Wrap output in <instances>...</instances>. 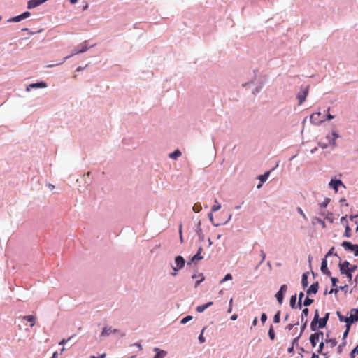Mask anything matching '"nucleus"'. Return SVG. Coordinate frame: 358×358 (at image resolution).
Here are the masks:
<instances>
[{"instance_id": "nucleus-1", "label": "nucleus", "mask_w": 358, "mask_h": 358, "mask_svg": "<svg viewBox=\"0 0 358 358\" xmlns=\"http://www.w3.org/2000/svg\"><path fill=\"white\" fill-rule=\"evenodd\" d=\"M340 138V135L338 134L336 131L333 130L330 134L327 135L326 139L327 142H319V146L322 149L327 148L329 145H331L335 147L336 145V141L337 138Z\"/></svg>"}, {"instance_id": "nucleus-2", "label": "nucleus", "mask_w": 358, "mask_h": 358, "mask_svg": "<svg viewBox=\"0 0 358 358\" xmlns=\"http://www.w3.org/2000/svg\"><path fill=\"white\" fill-rule=\"evenodd\" d=\"M110 334H118L121 337L125 336V333L120 331L118 329H113L112 327L105 325L99 335L100 339L108 336Z\"/></svg>"}, {"instance_id": "nucleus-3", "label": "nucleus", "mask_w": 358, "mask_h": 358, "mask_svg": "<svg viewBox=\"0 0 358 358\" xmlns=\"http://www.w3.org/2000/svg\"><path fill=\"white\" fill-rule=\"evenodd\" d=\"M287 289V285L286 284H283L280 287L279 290L276 292L275 295V297L280 305H282L283 303Z\"/></svg>"}, {"instance_id": "nucleus-4", "label": "nucleus", "mask_w": 358, "mask_h": 358, "mask_svg": "<svg viewBox=\"0 0 358 358\" xmlns=\"http://www.w3.org/2000/svg\"><path fill=\"white\" fill-rule=\"evenodd\" d=\"M309 86H302L300 91L297 93L296 97L299 101V104L301 105L306 99L308 94Z\"/></svg>"}, {"instance_id": "nucleus-5", "label": "nucleus", "mask_w": 358, "mask_h": 358, "mask_svg": "<svg viewBox=\"0 0 358 358\" xmlns=\"http://www.w3.org/2000/svg\"><path fill=\"white\" fill-rule=\"evenodd\" d=\"M30 16H31V13L29 11H24L18 15H16V16L9 18L7 20V22H20L22 20H24L29 17Z\"/></svg>"}, {"instance_id": "nucleus-6", "label": "nucleus", "mask_w": 358, "mask_h": 358, "mask_svg": "<svg viewBox=\"0 0 358 358\" xmlns=\"http://www.w3.org/2000/svg\"><path fill=\"white\" fill-rule=\"evenodd\" d=\"M341 186L345 187L342 180L336 178H332L329 182V188L334 190L335 192L338 191V188Z\"/></svg>"}, {"instance_id": "nucleus-7", "label": "nucleus", "mask_w": 358, "mask_h": 358, "mask_svg": "<svg viewBox=\"0 0 358 358\" xmlns=\"http://www.w3.org/2000/svg\"><path fill=\"white\" fill-rule=\"evenodd\" d=\"M48 87L47 83L43 80H38L36 83H32L28 85L26 87L27 92H30L34 89L45 88Z\"/></svg>"}, {"instance_id": "nucleus-8", "label": "nucleus", "mask_w": 358, "mask_h": 358, "mask_svg": "<svg viewBox=\"0 0 358 358\" xmlns=\"http://www.w3.org/2000/svg\"><path fill=\"white\" fill-rule=\"evenodd\" d=\"M203 252V248L199 246L196 254L194 255L190 261L187 262V265H190L191 264H196L197 262L203 259V256H202L201 253Z\"/></svg>"}, {"instance_id": "nucleus-9", "label": "nucleus", "mask_w": 358, "mask_h": 358, "mask_svg": "<svg viewBox=\"0 0 358 358\" xmlns=\"http://www.w3.org/2000/svg\"><path fill=\"white\" fill-rule=\"evenodd\" d=\"M310 122L314 125H320L324 122V120L321 119V113H313L310 117Z\"/></svg>"}, {"instance_id": "nucleus-10", "label": "nucleus", "mask_w": 358, "mask_h": 358, "mask_svg": "<svg viewBox=\"0 0 358 358\" xmlns=\"http://www.w3.org/2000/svg\"><path fill=\"white\" fill-rule=\"evenodd\" d=\"M326 326L322 324V319L320 318L319 320H313L310 324V329L312 331H316L319 329L325 328Z\"/></svg>"}, {"instance_id": "nucleus-11", "label": "nucleus", "mask_w": 358, "mask_h": 358, "mask_svg": "<svg viewBox=\"0 0 358 358\" xmlns=\"http://www.w3.org/2000/svg\"><path fill=\"white\" fill-rule=\"evenodd\" d=\"M94 45H89V41L86 40L76 46L77 52L84 53L87 51L90 48H92Z\"/></svg>"}, {"instance_id": "nucleus-12", "label": "nucleus", "mask_w": 358, "mask_h": 358, "mask_svg": "<svg viewBox=\"0 0 358 358\" xmlns=\"http://www.w3.org/2000/svg\"><path fill=\"white\" fill-rule=\"evenodd\" d=\"M320 271L325 275L331 276V271L328 268V262H327V259H326V258L322 259Z\"/></svg>"}, {"instance_id": "nucleus-13", "label": "nucleus", "mask_w": 358, "mask_h": 358, "mask_svg": "<svg viewBox=\"0 0 358 358\" xmlns=\"http://www.w3.org/2000/svg\"><path fill=\"white\" fill-rule=\"evenodd\" d=\"M186 261L185 258L181 255H176L174 258V264L175 266L178 267V268H183L185 265Z\"/></svg>"}, {"instance_id": "nucleus-14", "label": "nucleus", "mask_w": 358, "mask_h": 358, "mask_svg": "<svg viewBox=\"0 0 358 358\" xmlns=\"http://www.w3.org/2000/svg\"><path fill=\"white\" fill-rule=\"evenodd\" d=\"M319 289V282L317 281L312 283L310 286L306 290V294L308 296L315 295L317 294Z\"/></svg>"}, {"instance_id": "nucleus-15", "label": "nucleus", "mask_w": 358, "mask_h": 358, "mask_svg": "<svg viewBox=\"0 0 358 358\" xmlns=\"http://www.w3.org/2000/svg\"><path fill=\"white\" fill-rule=\"evenodd\" d=\"M278 164H279V162H277V164H276V165H275V166L274 168H273V169H270V170H268V171H265V172H264V173H263V174L259 175V176H257V179H258L259 181H261L262 182H264H264L268 180V177L270 176L271 173V172H272V171H273L276 167H278Z\"/></svg>"}, {"instance_id": "nucleus-16", "label": "nucleus", "mask_w": 358, "mask_h": 358, "mask_svg": "<svg viewBox=\"0 0 358 358\" xmlns=\"http://www.w3.org/2000/svg\"><path fill=\"white\" fill-rule=\"evenodd\" d=\"M349 317L351 320V323H355L358 322V308H352L349 312Z\"/></svg>"}, {"instance_id": "nucleus-17", "label": "nucleus", "mask_w": 358, "mask_h": 358, "mask_svg": "<svg viewBox=\"0 0 358 358\" xmlns=\"http://www.w3.org/2000/svg\"><path fill=\"white\" fill-rule=\"evenodd\" d=\"M232 215H229V218L227 221H225L223 223H215L214 222V218H213V212H210L208 214V217L209 219V220L210 221V222L212 223V224L215 227H219L220 225H224V224H226L231 218Z\"/></svg>"}, {"instance_id": "nucleus-18", "label": "nucleus", "mask_w": 358, "mask_h": 358, "mask_svg": "<svg viewBox=\"0 0 358 358\" xmlns=\"http://www.w3.org/2000/svg\"><path fill=\"white\" fill-rule=\"evenodd\" d=\"M213 304V301H209V302H207L204 304H202V305H199L196 307V312L201 313H203L204 312L207 308H208L209 307H210Z\"/></svg>"}, {"instance_id": "nucleus-19", "label": "nucleus", "mask_w": 358, "mask_h": 358, "mask_svg": "<svg viewBox=\"0 0 358 358\" xmlns=\"http://www.w3.org/2000/svg\"><path fill=\"white\" fill-rule=\"evenodd\" d=\"M308 276H309V273L308 272H305V273H303L302 274V276H301V286H302L303 289L307 288L308 286Z\"/></svg>"}, {"instance_id": "nucleus-20", "label": "nucleus", "mask_w": 358, "mask_h": 358, "mask_svg": "<svg viewBox=\"0 0 358 358\" xmlns=\"http://www.w3.org/2000/svg\"><path fill=\"white\" fill-rule=\"evenodd\" d=\"M348 285H345L343 286H337L336 285V287H334L330 289L329 293L330 294L334 293V294H336L338 293V290H341L343 292H346L348 290Z\"/></svg>"}, {"instance_id": "nucleus-21", "label": "nucleus", "mask_w": 358, "mask_h": 358, "mask_svg": "<svg viewBox=\"0 0 358 358\" xmlns=\"http://www.w3.org/2000/svg\"><path fill=\"white\" fill-rule=\"evenodd\" d=\"M341 245L344 248L345 250L350 252L352 250V248L355 246V244H353L352 242L348 241H343Z\"/></svg>"}, {"instance_id": "nucleus-22", "label": "nucleus", "mask_w": 358, "mask_h": 358, "mask_svg": "<svg viewBox=\"0 0 358 358\" xmlns=\"http://www.w3.org/2000/svg\"><path fill=\"white\" fill-rule=\"evenodd\" d=\"M153 350L155 352L153 358H164L166 355V352L159 348H155Z\"/></svg>"}, {"instance_id": "nucleus-23", "label": "nucleus", "mask_w": 358, "mask_h": 358, "mask_svg": "<svg viewBox=\"0 0 358 358\" xmlns=\"http://www.w3.org/2000/svg\"><path fill=\"white\" fill-rule=\"evenodd\" d=\"M350 263L347 260L340 262V263L338 264L340 272L341 273V269L343 270V271L347 272V271L350 268Z\"/></svg>"}, {"instance_id": "nucleus-24", "label": "nucleus", "mask_w": 358, "mask_h": 358, "mask_svg": "<svg viewBox=\"0 0 358 358\" xmlns=\"http://www.w3.org/2000/svg\"><path fill=\"white\" fill-rule=\"evenodd\" d=\"M201 221H199L196 227H195V232L196 233L199 238L200 240H203L204 238V234L203 233L202 229L201 227Z\"/></svg>"}, {"instance_id": "nucleus-25", "label": "nucleus", "mask_w": 358, "mask_h": 358, "mask_svg": "<svg viewBox=\"0 0 358 358\" xmlns=\"http://www.w3.org/2000/svg\"><path fill=\"white\" fill-rule=\"evenodd\" d=\"M309 341H310L312 348H315L317 343L320 341V338L317 337V335H315L313 333L310 335Z\"/></svg>"}, {"instance_id": "nucleus-26", "label": "nucleus", "mask_w": 358, "mask_h": 358, "mask_svg": "<svg viewBox=\"0 0 358 358\" xmlns=\"http://www.w3.org/2000/svg\"><path fill=\"white\" fill-rule=\"evenodd\" d=\"M325 343L330 344L331 348H334L337 345L336 338H331L329 337V334H326V338L324 341Z\"/></svg>"}, {"instance_id": "nucleus-27", "label": "nucleus", "mask_w": 358, "mask_h": 358, "mask_svg": "<svg viewBox=\"0 0 358 358\" xmlns=\"http://www.w3.org/2000/svg\"><path fill=\"white\" fill-rule=\"evenodd\" d=\"M24 320L30 323V327H33L35 324L36 317L34 315H29L24 317Z\"/></svg>"}, {"instance_id": "nucleus-28", "label": "nucleus", "mask_w": 358, "mask_h": 358, "mask_svg": "<svg viewBox=\"0 0 358 358\" xmlns=\"http://www.w3.org/2000/svg\"><path fill=\"white\" fill-rule=\"evenodd\" d=\"M296 300H297V296H296V294L291 296L290 299H289V305L292 309H294L296 308Z\"/></svg>"}, {"instance_id": "nucleus-29", "label": "nucleus", "mask_w": 358, "mask_h": 358, "mask_svg": "<svg viewBox=\"0 0 358 358\" xmlns=\"http://www.w3.org/2000/svg\"><path fill=\"white\" fill-rule=\"evenodd\" d=\"M181 152L180 150L176 149L173 152H171L169 156L172 159H177L178 157L181 155Z\"/></svg>"}, {"instance_id": "nucleus-30", "label": "nucleus", "mask_w": 358, "mask_h": 358, "mask_svg": "<svg viewBox=\"0 0 358 358\" xmlns=\"http://www.w3.org/2000/svg\"><path fill=\"white\" fill-rule=\"evenodd\" d=\"M268 336L271 341H274L275 338V333L274 331V327L272 324H271L269 327V329L268 331Z\"/></svg>"}, {"instance_id": "nucleus-31", "label": "nucleus", "mask_w": 358, "mask_h": 358, "mask_svg": "<svg viewBox=\"0 0 358 358\" xmlns=\"http://www.w3.org/2000/svg\"><path fill=\"white\" fill-rule=\"evenodd\" d=\"M351 231H352V229L350 227L349 224H345L343 236L345 238H350L352 236Z\"/></svg>"}, {"instance_id": "nucleus-32", "label": "nucleus", "mask_w": 358, "mask_h": 358, "mask_svg": "<svg viewBox=\"0 0 358 358\" xmlns=\"http://www.w3.org/2000/svg\"><path fill=\"white\" fill-rule=\"evenodd\" d=\"M313 302L314 299L309 298V296L307 295V296L305 298L303 302V304L306 308H307L310 306Z\"/></svg>"}, {"instance_id": "nucleus-33", "label": "nucleus", "mask_w": 358, "mask_h": 358, "mask_svg": "<svg viewBox=\"0 0 358 358\" xmlns=\"http://www.w3.org/2000/svg\"><path fill=\"white\" fill-rule=\"evenodd\" d=\"M280 315H281V311L280 310H278L274 316H273V321L275 324H278L280 323Z\"/></svg>"}, {"instance_id": "nucleus-34", "label": "nucleus", "mask_w": 358, "mask_h": 358, "mask_svg": "<svg viewBox=\"0 0 358 358\" xmlns=\"http://www.w3.org/2000/svg\"><path fill=\"white\" fill-rule=\"evenodd\" d=\"M214 201H215V204L213 205V206L211 208L212 212H216L221 208V204L217 201V199H215Z\"/></svg>"}, {"instance_id": "nucleus-35", "label": "nucleus", "mask_w": 358, "mask_h": 358, "mask_svg": "<svg viewBox=\"0 0 358 358\" xmlns=\"http://www.w3.org/2000/svg\"><path fill=\"white\" fill-rule=\"evenodd\" d=\"M334 247H331L329 251L327 252V254L325 255V257L324 258H326V259H327V257H330V256H336V257H338V255H337V252H334Z\"/></svg>"}, {"instance_id": "nucleus-36", "label": "nucleus", "mask_w": 358, "mask_h": 358, "mask_svg": "<svg viewBox=\"0 0 358 358\" xmlns=\"http://www.w3.org/2000/svg\"><path fill=\"white\" fill-rule=\"evenodd\" d=\"M336 315L339 319L341 322H344L348 321V317L343 315L339 310L336 311Z\"/></svg>"}, {"instance_id": "nucleus-37", "label": "nucleus", "mask_w": 358, "mask_h": 358, "mask_svg": "<svg viewBox=\"0 0 358 358\" xmlns=\"http://www.w3.org/2000/svg\"><path fill=\"white\" fill-rule=\"evenodd\" d=\"M309 314V309L308 308H305L302 310L301 315V322H304V317H308Z\"/></svg>"}, {"instance_id": "nucleus-38", "label": "nucleus", "mask_w": 358, "mask_h": 358, "mask_svg": "<svg viewBox=\"0 0 358 358\" xmlns=\"http://www.w3.org/2000/svg\"><path fill=\"white\" fill-rule=\"evenodd\" d=\"M205 329H206V327H203L198 337L199 342L201 344L206 342V338L203 336Z\"/></svg>"}, {"instance_id": "nucleus-39", "label": "nucleus", "mask_w": 358, "mask_h": 358, "mask_svg": "<svg viewBox=\"0 0 358 358\" xmlns=\"http://www.w3.org/2000/svg\"><path fill=\"white\" fill-rule=\"evenodd\" d=\"M331 199L329 198H325L324 201L320 203V207L321 209H324L327 207Z\"/></svg>"}, {"instance_id": "nucleus-40", "label": "nucleus", "mask_w": 358, "mask_h": 358, "mask_svg": "<svg viewBox=\"0 0 358 358\" xmlns=\"http://www.w3.org/2000/svg\"><path fill=\"white\" fill-rule=\"evenodd\" d=\"M192 209H193L194 212H195V213L200 212L202 209L201 203L197 202V203H194L192 207Z\"/></svg>"}, {"instance_id": "nucleus-41", "label": "nucleus", "mask_w": 358, "mask_h": 358, "mask_svg": "<svg viewBox=\"0 0 358 358\" xmlns=\"http://www.w3.org/2000/svg\"><path fill=\"white\" fill-rule=\"evenodd\" d=\"M193 317L192 315H186L184 317H182L180 320V324H185L190 320H192Z\"/></svg>"}, {"instance_id": "nucleus-42", "label": "nucleus", "mask_w": 358, "mask_h": 358, "mask_svg": "<svg viewBox=\"0 0 358 358\" xmlns=\"http://www.w3.org/2000/svg\"><path fill=\"white\" fill-rule=\"evenodd\" d=\"M77 54H80V52H77V48H76L71 53L70 55L69 56H66L65 57L63 60L59 63V64H62L64 63L65 61H66L68 59H69L70 57H71L72 56L75 55H77Z\"/></svg>"}, {"instance_id": "nucleus-43", "label": "nucleus", "mask_w": 358, "mask_h": 358, "mask_svg": "<svg viewBox=\"0 0 358 358\" xmlns=\"http://www.w3.org/2000/svg\"><path fill=\"white\" fill-rule=\"evenodd\" d=\"M329 315H330L329 313H326L324 314V315L322 317H321L322 322V324L325 325L326 327H327L328 320L329 319Z\"/></svg>"}, {"instance_id": "nucleus-44", "label": "nucleus", "mask_w": 358, "mask_h": 358, "mask_svg": "<svg viewBox=\"0 0 358 358\" xmlns=\"http://www.w3.org/2000/svg\"><path fill=\"white\" fill-rule=\"evenodd\" d=\"M199 275L200 276V279L195 282V285H194L195 287H197L199 285H200V284L202 282H203L205 280V277L203 273H199Z\"/></svg>"}, {"instance_id": "nucleus-45", "label": "nucleus", "mask_w": 358, "mask_h": 358, "mask_svg": "<svg viewBox=\"0 0 358 358\" xmlns=\"http://www.w3.org/2000/svg\"><path fill=\"white\" fill-rule=\"evenodd\" d=\"M301 337V335H298L296 338H294L291 342V345L294 347L296 346V348L299 347V340Z\"/></svg>"}, {"instance_id": "nucleus-46", "label": "nucleus", "mask_w": 358, "mask_h": 358, "mask_svg": "<svg viewBox=\"0 0 358 358\" xmlns=\"http://www.w3.org/2000/svg\"><path fill=\"white\" fill-rule=\"evenodd\" d=\"M233 278L231 273H227L224 277L220 280V283H223L226 281L231 280Z\"/></svg>"}, {"instance_id": "nucleus-47", "label": "nucleus", "mask_w": 358, "mask_h": 358, "mask_svg": "<svg viewBox=\"0 0 358 358\" xmlns=\"http://www.w3.org/2000/svg\"><path fill=\"white\" fill-rule=\"evenodd\" d=\"M324 343L323 341H321V342L319 343L318 349H317V353L318 354H323V350L324 348Z\"/></svg>"}, {"instance_id": "nucleus-48", "label": "nucleus", "mask_w": 358, "mask_h": 358, "mask_svg": "<svg viewBox=\"0 0 358 358\" xmlns=\"http://www.w3.org/2000/svg\"><path fill=\"white\" fill-rule=\"evenodd\" d=\"M171 267L173 269V272L171 273V275L172 276H176L178 275V271L181 270L180 268H178V267L174 266V265L173 264H171Z\"/></svg>"}, {"instance_id": "nucleus-49", "label": "nucleus", "mask_w": 358, "mask_h": 358, "mask_svg": "<svg viewBox=\"0 0 358 358\" xmlns=\"http://www.w3.org/2000/svg\"><path fill=\"white\" fill-rule=\"evenodd\" d=\"M307 325H308V320H305L301 327L300 333L299 335H301V336L303 335V333L305 331V329H306Z\"/></svg>"}, {"instance_id": "nucleus-50", "label": "nucleus", "mask_w": 358, "mask_h": 358, "mask_svg": "<svg viewBox=\"0 0 358 358\" xmlns=\"http://www.w3.org/2000/svg\"><path fill=\"white\" fill-rule=\"evenodd\" d=\"M358 355V350L355 347L351 352H350V358H355V357Z\"/></svg>"}, {"instance_id": "nucleus-51", "label": "nucleus", "mask_w": 358, "mask_h": 358, "mask_svg": "<svg viewBox=\"0 0 358 358\" xmlns=\"http://www.w3.org/2000/svg\"><path fill=\"white\" fill-rule=\"evenodd\" d=\"M341 274L342 275H345L346 276V278H348V281H351L352 280V273H349V272H344L341 269Z\"/></svg>"}, {"instance_id": "nucleus-52", "label": "nucleus", "mask_w": 358, "mask_h": 358, "mask_svg": "<svg viewBox=\"0 0 358 358\" xmlns=\"http://www.w3.org/2000/svg\"><path fill=\"white\" fill-rule=\"evenodd\" d=\"M267 318H268V317H267L266 313H262L261 314L260 321H261V322H262L263 324L266 322Z\"/></svg>"}, {"instance_id": "nucleus-53", "label": "nucleus", "mask_w": 358, "mask_h": 358, "mask_svg": "<svg viewBox=\"0 0 358 358\" xmlns=\"http://www.w3.org/2000/svg\"><path fill=\"white\" fill-rule=\"evenodd\" d=\"M345 345H346V342L343 341V343H341L338 346V348H337L338 353H339V354L342 353V352H343V348L345 346Z\"/></svg>"}, {"instance_id": "nucleus-54", "label": "nucleus", "mask_w": 358, "mask_h": 358, "mask_svg": "<svg viewBox=\"0 0 358 358\" xmlns=\"http://www.w3.org/2000/svg\"><path fill=\"white\" fill-rule=\"evenodd\" d=\"M330 278H331V284H332V286L334 287H336L337 285V283L338 282V278H336V277H331V276H329Z\"/></svg>"}, {"instance_id": "nucleus-55", "label": "nucleus", "mask_w": 358, "mask_h": 358, "mask_svg": "<svg viewBox=\"0 0 358 358\" xmlns=\"http://www.w3.org/2000/svg\"><path fill=\"white\" fill-rule=\"evenodd\" d=\"M334 117H335L334 115H331L329 113H328L327 114L324 115V119H323V120H324V122L326 120L329 121V120H333Z\"/></svg>"}, {"instance_id": "nucleus-56", "label": "nucleus", "mask_w": 358, "mask_h": 358, "mask_svg": "<svg viewBox=\"0 0 358 358\" xmlns=\"http://www.w3.org/2000/svg\"><path fill=\"white\" fill-rule=\"evenodd\" d=\"M262 88V85L257 86L255 89L252 90V94L255 95L258 94L261 91Z\"/></svg>"}, {"instance_id": "nucleus-57", "label": "nucleus", "mask_w": 358, "mask_h": 358, "mask_svg": "<svg viewBox=\"0 0 358 358\" xmlns=\"http://www.w3.org/2000/svg\"><path fill=\"white\" fill-rule=\"evenodd\" d=\"M296 210L298 212V213H299L303 217L304 220H307V217L306 215H305V213H303V210L301 209V208L300 207H297L296 208Z\"/></svg>"}, {"instance_id": "nucleus-58", "label": "nucleus", "mask_w": 358, "mask_h": 358, "mask_svg": "<svg viewBox=\"0 0 358 358\" xmlns=\"http://www.w3.org/2000/svg\"><path fill=\"white\" fill-rule=\"evenodd\" d=\"M325 219L329 221L331 223H332L334 222L333 213H328V214L325 217Z\"/></svg>"}, {"instance_id": "nucleus-59", "label": "nucleus", "mask_w": 358, "mask_h": 358, "mask_svg": "<svg viewBox=\"0 0 358 358\" xmlns=\"http://www.w3.org/2000/svg\"><path fill=\"white\" fill-rule=\"evenodd\" d=\"M357 269V265H350V268L347 271V272L353 273Z\"/></svg>"}, {"instance_id": "nucleus-60", "label": "nucleus", "mask_w": 358, "mask_h": 358, "mask_svg": "<svg viewBox=\"0 0 358 358\" xmlns=\"http://www.w3.org/2000/svg\"><path fill=\"white\" fill-rule=\"evenodd\" d=\"M313 332H314V333H313L314 334L317 335V337H318L319 338H322V341H323V338H324V333H323L322 331H320V330H317V331H313Z\"/></svg>"}, {"instance_id": "nucleus-61", "label": "nucleus", "mask_w": 358, "mask_h": 358, "mask_svg": "<svg viewBox=\"0 0 358 358\" xmlns=\"http://www.w3.org/2000/svg\"><path fill=\"white\" fill-rule=\"evenodd\" d=\"M320 318H321L320 317V312H319V310L318 309H315V311H314V316H313V320H319Z\"/></svg>"}, {"instance_id": "nucleus-62", "label": "nucleus", "mask_w": 358, "mask_h": 358, "mask_svg": "<svg viewBox=\"0 0 358 358\" xmlns=\"http://www.w3.org/2000/svg\"><path fill=\"white\" fill-rule=\"evenodd\" d=\"M358 217V215H352L350 216V220L352 221V222H354L355 224H358V222L357 220V218Z\"/></svg>"}, {"instance_id": "nucleus-63", "label": "nucleus", "mask_w": 358, "mask_h": 358, "mask_svg": "<svg viewBox=\"0 0 358 358\" xmlns=\"http://www.w3.org/2000/svg\"><path fill=\"white\" fill-rule=\"evenodd\" d=\"M73 338V336H71L69 337L68 339H65V338H63L62 339L59 343V345H65L69 341L71 340Z\"/></svg>"}, {"instance_id": "nucleus-64", "label": "nucleus", "mask_w": 358, "mask_h": 358, "mask_svg": "<svg viewBox=\"0 0 358 358\" xmlns=\"http://www.w3.org/2000/svg\"><path fill=\"white\" fill-rule=\"evenodd\" d=\"M352 249V250H351L350 252H353L354 255L355 257H358V244H355V246Z\"/></svg>"}]
</instances>
